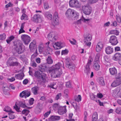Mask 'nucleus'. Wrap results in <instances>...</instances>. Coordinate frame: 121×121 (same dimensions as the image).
<instances>
[{
  "mask_svg": "<svg viewBox=\"0 0 121 121\" xmlns=\"http://www.w3.org/2000/svg\"><path fill=\"white\" fill-rule=\"evenodd\" d=\"M75 11L73 9H69L66 13L65 14L67 17L68 18H71L73 17V14Z\"/></svg>",
  "mask_w": 121,
  "mask_h": 121,
  "instance_id": "obj_9",
  "label": "nucleus"
},
{
  "mask_svg": "<svg viewBox=\"0 0 121 121\" xmlns=\"http://www.w3.org/2000/svg\"><path fill=\"white\" fill-rule=\"evenodd\" d=\"M121 84V80L119 79H117L114 81L111 84L113 87H116Z\"/></svg>",
  "mask_w": 121,
  "mask_h": 121,
  "instance_id": "obj_15",
  "label": "nucleus"
},
{
  "mask_svg": "<svg viewBox=\"0 0 121 121\" xmlns=\"http://www.w3.org/2000/svg\"><path fill=\"white\" fill-rule=\"evenodd\" d=\"M120 90V89L119 87L116 88L113 91L112 94L113 96L115 97H117V96H118L121 93Z\"/></svg>",
  "mask_w": 121,
  "mask_h": 121,
  "instance_id": "obj_18",
  "label": "nucleus"
},
{
  "mask_svg": "<svg viewBox=\"0 0 121 121\" xmlns=\"http://www.w3.org/2000/svg\"><path fill=\"white\" fill-rule=\"evenodd\" d=\"M31 20L35 22H41L42 21L41 18L39 14H35L31 18Z\"/></svg>",
  "mask_w": 121,
  "mask_h": 121,
  "instance_id": "obj_10",
  "label": "nucleus"
},
{
  "mask_svg": "<svg viewBox=\"0 0 121 121\" xmlns=\"http://www.w3.org/2000/svg\"><path fill=\"white\" fill-rule=\"evenodd\" d=\"M34 100L33 98H31L29 101V102L30 105H32L33 103Z\"/></svg>",
  "mask_w": 121,
  "mask_h": 121,
  "instance_id": "obj_62",
  "label": "nucleus"
},
{
  "mask_svg": "<svg viewBox=\"0 0 121 121\" xmlns=\"http://www.w3.org/2000/svg\"><path fill=\"white\" fill-rule=\"evenodd\" d=\"M69 5L70 7L79 8L81 6V4L79 2L78 0H70Z\"/></svg>",
  "mask_w": 121,
  "mask_h": 121,
  "instance_id": "obj_5",
  "label": "nucleus"
},
{
  "mask_svg": "<svg viewBox=\"0 0 121 121\" xmlns=\"http://www.w3.org/2000/svg\"><path fill=\"white\" fill-rule=\"evenodd\" d=\"M116 77L117 79H119L120 80V79H121V73H118L116 76Z\"/></svg>",
  "mask_w": 121,
  "mask_h": 121,
  "instance_id": "obj_64",
  "label": "nucleus"
},
{
  "mask_svg": "<svg viewBox=\"0 0 121 121\" xmlns=\"http://www.w3.org/2000/svg\"><path fill=\"white\" fill-rule=\"evenodd\" d=\"M100 56V54L99 53H97L96 55L95 61L99 62V59Z\"/></svg>",
  "mask_w": 121,
  "mask_h": 121,
  "instance_id": "obj_45",
  "label": "nucleus"
},
{
  "mask_svg": "<svg viewBox=\"0 0 121 121\" xmlns=\"http://www.w3.org/2000/svg\"><path fill=\"white\" fill-rule=\"evenodd\" d=\"M119 32L117 30H112L109 33L111 34H115L116 35H118Z\"/></svg>",
  "mask_w": 121,
  "mask_h": 121,
  "instance_id": "obj_38",
  "label": "nucleus"
},
{
  "mask_svg": "<svg viewBox=\"0 0 121 121\" xmlns=\"http://www.w3.org/2000/svg\"><path fill=\"white\" fill-rule=\"evenodd\" d=\"M98 0H88L89 3L91 4H92L95 3L97 2Z\"/></svg>",
  "mask_w": 121,
  "mask_h": 121,
  "instance_id": "obj_54",
  "label": "nucleus"
},
{
  "mask_svg": "<svg viewBox=\"0 0 121 121\" xmlns=\"http://www.w3.org/2000/svg\"><path fill=\"white\" fill-rule=\"evenodd\" d=\"M90 96L91 98L92 99L95 101V95L93 94H91L90 95ZM96 101L97 102L96 100Z\"/></svg>",
  "mask_w": 121,
  "mask_h": 121,
  "instance_id": "obj_57",
  "label": "nucleus"
},
{
  "mask_svg": "<svg viewBox=\"0 0 121 121\" xmlns=\"http://www.w3.org/2000/svg\"><path fill=\"white\" fill-rule=\"evenodd\" d=\"M38 90V88L37 86L34 87L32 88V90L33 93L35 95L37 94V91Z\"/></svg>",
  "mask_w": 121,
  "mask_h": 121,
  "instance_id": "obj_36",
  "label": "nucleus"
},
{
  "mask_svg": "<svg viewBox=\"0 0 121 121\" xmlns=\"http://www.w3.org/2000/svg\"><path fill=\"white\" fill-rule=\"evenodd\" d=\"M73 41H71L70 40H69V41L71 43V44L73 45H75L76 44V41L75 39H73Z\"/></svg>",
  "mask_w": 121,
  "mask_h": 121,
  "instance_id": "obj_60",
  "label": "nucleus"
},
{
  "mask_svg": "<svg viewBox=\"0 0 121 121\" xmlns=\"http://www.w3.org/2000/svg\"><path fill=\"white\" fill-rule=\"evenodd\" d=\"M66 66L71 70H74L75 68V65L72 63L68 65H66Z\"/></svg>",
  "mask_w": 121,
  "mask_h": 121,
  "instance_id": "obj_27",
  "label": "nucleus"
},
{
  "mask_svg": "<svg viewBox=\"0 0 121 121\" xmlns=\"http://www.w3.org/2000/svg\"><path fill=\"white\" fill-rule=\"evenodd\" d=\"M11 112H10L9 114V118L10 119H13L15 118V116H14L12 115L11 114Z\"/></svg>",
  "mask_w": 121,
  "mask_h": 121,
  "instance_id": "obj_55",
  "label": "nucleus"
},
{
  "mask_svg": "<svg viewBox=\"0 0 121 121\" xmlns=\"http://www.w3.org/2000/svg\"><path fill=\"white\" fill-rule=\"evenodd\" d=\"M113 48L110 46H108L105 48V52L108 54H111L113 52Z\"/></svg>",
  "mask_w": 121,
  "mask_h": 121,
  "instance_id": "obj_23",
  "label": "nucleus"
},
{
  "mask_svg": "<svg viewBox=\"0 0 121 121\" xmlns=\"http://www.w3.org/2000/svg\"><path fill=\"white\" fill-rule=\"evenodd\" d=\"M116 112L118 114H121V108L119 107L117 108L116 110Z\"/></svg>",
  "mask_w": 121,
  "mask_h": 121,
  "instance_id": "obj_47",
  "label": "nucleus"
},
{
  "mask_svg": "<svg viewBox=\"0 0 121 121\" xmlns=\"http://www.w3.org/2000/svg\"><path fill=\"white\" fill-rule=\"evenodd\" d=\"M4 110L7 112H10L11 113H13L14 112L11 110L10 108L8 106H6L4 108Z\"/></svg>",
  "mask_w": 121,
  "mask_h": 121,
  "instance_id": "obj_39",
  "label": "nucleus"
},
{
  "mask_svg": "<svg viewBox=\"0 0 121 121\" xmlns=\"http://www.w3.org/2000/svg\"><path fill=\"white\" fill-rule=\"evenodd\" d=\"M18 105L19 106L22 108H25L26 107V108L28 109H30L31 108L30 107H28L26 105L24 102H23L22 101H20L18 103Z\"/></svg>",
  "mask_w": 121,
  "mask_h": 121,
  "instance_id": "obj_30",
  "label": "nucleus"
},
{
  "mask_svg": "<svg viewBox=\"0 0 121 121\" xmlns=\"http://www.w3.org/2000/svg\"><path fill=\"white\" fill-rule=\"evenodd\" d=\"M116 19L118 22L120 23L121 22V17L120 16L117 15L116 16Z\"/></svg>",
  "mask_w": 121,
  "mask_h": 121,
  "instance_id": "obj_53",
  "label": "nucleus"
},
{
  "mask_svg": "<svg viewBox=\"0 0 121 121\" xmlns=\"http://www.w3.org/2000/svg\"><path fill=\"white\" fill-rule=\"evenodd\" d=\"M56 85V84L55 83H52L50 85L48 86V87H51L53 89H56L57 87H54V86Z\"/></svg>",
  "mask_w": 121,
  "mask_h": 121,
  "instance_id": "obj_52",
  "label": "nucleus"
},
{
  "mask_svg": "<svg viewBox=\"0 0 121 121\" xmlns=\"http://www.w3.org/2000/svg\"><path fill=\"white\" fill-rule=\"evenodd\" d=\"M15 75V77L17 79L21 80L23 79L24 76V73L22 72L17 74H16Z\"/></svg>",
  "mask_w": 121,
  "mask_h": 121,
  "instance_id": "obj_31",
  "label": "nucleus"
},
{
  "mask_svg": "<svg viewBox=\"0 0 121 121\" xmlns=\"http://www.w3.org/2000/svg\"><path fill=\"white\" fill-rule=\"evenodd\" d=\"M25 93L26 98V97H28L30 95V91H25Z\"/></svg>",
  "mask_w": 121,
  "mask_h": 121,
  "instance_id": "obj_49",
  "label": "nucleus"
},
{
  "mask_svg": "<svg viewBox=\"0 0 121 121\" xmlns=\"http://www.w3.org/2000/svg\"><path fill=\"white\" fill-rule=\"evenodd\" d=\"M66 106L59 107L58 110V113L60 115H62L66 113Z\"/></svg>",
  "mask_w": 121,
  "mask_h": 121,
  "instance_id": "obj_14",
  "label": "nucleus"
},
{
  "mask_svg": "<svg viewBox=\"0 0 121 121\" xmlns=\"http://www.w3.org/2000/svg\"><path fill=\"white\" fill-rule=\"evenodd\" d=\"M38 55L36 53H34L31 55V60H34V59Z\"/></svg>",
  "mask_w": 121,
  "mask_h": 121,
  "instance_id": "obj_56",
  "label": "nucleus"
},
{
  "mask_svg": "<svg viewBox=\"0 0 121 121\" xmlns=\"http://www.w3.org/2000/svg\"><path fill=\"white\" fill-rule=\"evenodd\" d=\"M99 62L94 61V62L93 67L94 69L98 71L99 69L100 68V65L99 64Z\"/></svg>",
  "mask_w": 121,
  "mask_h": 121,
  "instance_id": "obj_25",
  "label": "nucleus"
},
{
  "mask_svg": "<svg viewBox=\"0 0 121 121\" xmlns=\"http://www.w3.org/2000/svg\"><path fill=\"white\" fill-rule=\"evenodd\" d=\"M109 42L112 45H116L118 43L117 37L114 35H112L110 37Z\"/></svg>",
  "mask_w": 121,
  "mask_h": 121,
  "instance_id": "obj_12",
  "label": "nucleus"
},
{
  "mask_svg": "<svg viewBox=\"0 0 121 121\" xmlns=\"http://www.w3.org/2000/svg\"><path fill=\"white\" fill-rule=\"evenodd\" d=\"M46 75V74L45 73H42L41 74L40 72L38 71L36 72L35 73V76L39 80L38 81L42 80L43 81H45Z\"/></svg>",
  "mask_w": 121,
  "mask_h": 121,
  "instance_id": "obj_4",
  "label": "nucleus"
},
{
  "mask_svg": "<svg viewBox=\"0 0 121 121\" xmlns=\"http://www.w3.org/2000/svg\"><path fill=\"white\" fill-rule=\"evenodd\" d=\"M82 8L83 13L86 15H89L91 13V8L87 5H82Z\"/></svg>",
  "mask_w": 121,
  "mask_h": 121,
  "instance_id": "obj_6",
  "label": "nucleus"
},
{
  "mask_svg": "<svg viewBox=\"0 0 121 121\" xmlns=\"http://www.w3.org/2000/svg\"><path fill=\"white\" fill-rule=\"evenodd\" d=\"M27 16L25 14H23L21 17L22 20L24 19H27Z\"/></svg>",
  "mask_w": 121,
  "mask_h": 121,
  "instance_id": "obj_50",
  "label": "nucleus"
},
{
  "mask_svg": "<svg viewBox=\"0 0 121 121\" xmlns=\"http://www.w3.org/2000/svg\"><path fill=\"white\" fill-rule=\"evenodd\" d=\"M92 121H97L98 119V114L96 112H94L92 116Z\"/></svg>",
  "mask_w": 121,
  "mask_h": 121,
  "instance_id": "obj_33",
  "label": "nucleus"
},
{
  "mask_svg": "<svg viewBox=\"0 0 121 121\" xmlns=\"http://www.w3.org/2000/svg\"><path fill=\"white\" fill-rule=\"evenodd\" d=\"M44 7L45 9H48V8L49 6L47 2H44Z\"/></svg>",
  "mask_w": 121,
  "mask_h": 121,
  "instance_id": "obj_51",
  "label": "nucleus"
},
{
  "mask_svg": "<svg viewBox=\"0 0 121 121\" xmlns=\"http://www.w3.org/2000/svg\"><path fill=\"white\" fill-rule=\"evenodd\" d=\"M33 42H31L29 46V47L30 50L31 52L34 51V50L36 48V43L35 41L33 40Z\"/></svg>",
  "mask_w": 121,
  "mask_h": 121,
  "instance_id": "obj_17",
  "label": "nucleus"
},
{
  "mask_svg": "<svg viewBox=\"0 0 121 121\" xmlns=\"http://www.w3.org/2000/svg\"><path fill=\"white\" fill-rule=\"evenodd\" d=\"M46 60L47 63L49 64H52L53 62V60L52 59L51 57L50 56L48 57Z\"/></svg>",
  "mask_w": 121,
  "mask_h": 121,
  "instance_id": "obj_37",
  "label": "nucleus"
},
{
  "mask_svg": "<svg viewBox=\"0 0 121 121\" xmlns=\"http://www.w3.org/2000/svg\"><path fill=\"white\" fill-rule=\"evenodd\" d=\"M17 62H13L11 58H9L6 62V64L8 66H14L17 65L19 64Z\"/></svg>",
  "mask_w": 121,
  "mask_h": 121,
  "instance_id": "obj_11",
  "label": "nucleus"
},
{
  "mask_svg": "<svg viewBox=\"0 0 121 121\" xmlns=\"http://www.w3.org/2000/svg\"><path fill=\"white\" fill-rule=\"evenodd\" d=\"M62 65H63V62H62V63L58 62L54 66H53L52 68L53 70H58L62 66Z\"/></svg>",
  "mask_w": 121,
  "mask_h": 121,
  "instance_id": "obj_21",
  "label": "nucleus"
},
{
  "mask_svg": "<svg viewBox=\"0 0 121 121\" xmlns=\"http://www.w3.org/2000/svg\"><path fill=\"white\" fill-rule=\"evenodd\" d=\"M81 20L83 22L87 23H89L90 22V19H86L84 17H83V16H82V18L78 20V24L80 23Z\"/></svg>",
  "mask_w": 121,
  "mask_h": 121,
  "instance_id": "obj_19",
  "label": "nucleus"
},
{
  "mask_svg": "<svg viewBox=\"0 0 121 121\" xmlns=\"http://www.w3.org/2000/svg\"><path fill=\"white\" fill-rule=\"evenodd\" d=\"M22 40L25 45H27L31 41L30 37L26 35H23L21 36Z\"/></svg>",
  "mask_w": 121,
  "mask_h": 121,
  "instance_id": "obj_7",
  "label": "nucleus"
},
{
  "mask_svg": "<svg viewBox=\"0 0 121 121\" xmlns=\"http://www.w3.org/2000/svg\"><path fill=\"white\" fill-rule=\"evenodd\" d=\"M74 101L78 102L81 101V97L80 95H78V96H75L74 98Z\"/></svg>",
  "mask_w": 121,
  "mask_h": 121,
  "instance_id": "obj_35",
  "label": "nucleus"
},
{
  "mask_svg": "<svg viewBox=\"0 0 121 121\" xmlns=\"http://www.w3.org/2000/svg\"><path fill=\"white\" fill-rule=\"evenodd\" d=\"M14 48L16 52L19 54L23 53L25 50V47L20 41H17L13 42Z\"/></svg>",
  "mask_w": 121,
  "mask_h": 121,
  "instance_id": "obj_1",
  "label": "nucleus"
},
{
  "mask_svg": "<svg viewBox=\"0 0 121 121\" xmlns=\"http://www.w3.org/2000/svg\"><path fill=\"white\" fill-rule=\"evenodd\" d=\"M38 49L39 52L41 53L43 51V47H41L40 46H39L38 47Z\"/></svg>",
  "mask_w": 121,
  "mask_h": 121,
  "instance_id": "obj_61",
  "label": "nucleus"
},
{
  "mask_svg": "<svg viewBox=\"0 0 121 121\" xmlns=\"http://www.w3.org/2000/svg\"><path fill=\"white\" fill-rule=\"evenodd\" d=\"M60 118V117L58 116H52L49 118V121H54L58 120Z\"/></svg>",
  "mask_w": 121,
  "mask_h": 121,
  "instance_id": "obj_26",
  "label": "nucleus"
},
{
  "mask_svg": "<svg viewBox=\"0 0 121 121\" xmlns=\"http://www.w3.org/2000/svg\"><path fill=\"white\" fill-rule=\"evenodd\" d=\"M99 82L100 84L101 85H104L105 83L104 80L103 78H101L100 79Z\"/></svg>",
  "mask_w": 121,
  "mask_h": 121,
  "instance_id": "obj_44",
  "label": "nucleus"
},
{
  "mask_svg": "<svg viewBox=\"0 0 121 121\" xmlns=\"http://www.w3.org/2000/svg\"><path fill=\"white\" fill-rule=\"evenodd\" d=\"M42 108V105L38 104L36 107L35 110V113L38 114L40 112Z\"/></svg>",
  "mask_w": 121,
  "mask_h": 121,
  "instance_id": "obj_22",
  "label": "nucleus"
},
{
  "mask_svg": "<svg viewBox=\"0 0 121 121\" xmlns=\"http://www.w3.org/2000/svg\"><path fill=\"white\" fill-rule=\"evenodd\" d=\"M14 37L13 36H10L8 39L6 40V41L9 44L11 41L13 39Z\"/></svg>",
  "mask_w": 121,
  "mask_h": 121,
  "instance_id": "obj_42",
  "label": "nucleus"
},
{
  "mask_svg": "<svg viewBox=\"0 0 121 121\" xmlns=\"http://www.w3.org/2000/svg\"><path fill=\"white\" fill-rule=\"evenodd\" d=\"M103 47V45L102 42H99L96 46V52H99L100 51Z\"/></svg>",
  "mask_w": 121,
  "mask_h": 121,
  "instance_id": "obj_20",
  "label": "nucleus"
},
{
  "mask_svg": "<svg viewBox=\"0 0 121 121\" xmlns=\"http://www.w3.org/2000/svg\"><path fill=\"white\" fill-rule=\"evenodd\" d=\"M60 43L57 42L55 43L54 45H53V47L56 50H57L60 49L62 47Z\"/></svg>",
  "mask_w": 121,
  "mask_h": 121,
  "instance_id": "obj_24",
  "label": "nucleus"
},
{
  "mask_svg": "<svg viewBox=\"0 0 121 121\" xmlns=\"http://www.w3.org/2000/svg\"><path fill=\"white\" fill-rule=\"evenodd\" d=\"M73 14V17H72L73 18V19L74 20H77V19L79 17L78 13L75 11V13H74Z\"/></svg>",
  "mask_w": 121,
  "mask_h": 121,
  "instance_id": "obj_41",
  "label": "nucleus"
},
{
  "mask_svg": "<svg viewBox=\"0 0 121 121\" xmlns=\"http://www.w3.org/2000/svg\"><path fill=\"white\" fill-rule=\"evenodd\" d=\"M6 38L5 34L4 33L0 35V40H4Z\"/></svg>",
  "mask_w": 121,
  "mask_h": 121,
  "instance_id": "obj_46",
  "label": "nucleus"
},
{
  "mask_svg": "<svg viewBox=\"0 0 121 121\" xmlns=\"http://www.w3.org/2000/svg\"><path fill=\"white\" fill-rule=\"evenodd\" d=\"M46 67L45 65H43L41 66L39 70L41 72H43L45 71L46 68Z\"/></svg>",
  "mask_w": 121,
  "mask_h": 121,
  "instance_id": "obj_43",
  "label": "nucleus"
},
{
  "mask_svg": "<svg viewBox=\"0 0 121 121\" xmlns=\"http://www.w3.org/2000/svg\"><path fill=\"white\" fill-rule=\"evenodd\" d=\"M70 103L71 105L76 110H77L78 108V107L77 105V103L76 102L73 100H71Z\"/></svg>",
  "mask_w": 121,
  "mask_h": 121,
  "instance_id": "obj_32",
  "label": "nucleus"
},
{
  "mask_svg": "<svg viewBox=\"0 0 121 121\" xmlns=\"http://www.w3.org/2000/svg\"><path fill=\"white\" fill-rule=\"evenodd\" d=\"M25 91H24L20 93V96L21 97L23 98L25 97Z\"/></svg>",
  "mask_w": 121,
  "mask_h": 121,
  "instance_id": "obj_48",
  "label": "nucleus"
},
{
  "mask_svg": "<svg viewBox=\"0 0 121 121\" xmlns=\"http://www.w3.org/2000/svg\"><path fill=\"white\" fill-rule=\"evenodd\" d=\"M45 15L46 17L49 20H51L52 19V15L49 12H45Z\"/></svg>",
  "mask_w": 121,
  "mask_h": 121,
  "instance_id": "obj_34",
  "label": "nucleus"
},
{
  "mask_svg": "<svg viewBox=\"0 0 121 121\" xmlns=\"http://www.w3.org/2000/svg\"><path fill=\"white\" fill-rule=\"evenodd\" d=\"M72 63L71 62L69 58H67L66 60V65H68V64H70Z\"/></svg>",
  "mask_w": 121,
  "mask_h": 121,
  "instance_id": "obj_59",
  "label": "nucleus"
},
{
  "mask_svg": "<svg viewBox=\"0 0 121 121\" xmlns=\"http://www.w3.org/2000/svg\"><path fill=\"white\" fill-rule=\"evenodd\" d=\"M49 73H51V76L52 78H55L59 77L61 74L62 73L60 72L59 70H53L52 68L50 69L48 71Z\"/></svg>",
  "mask_w": 121,
  "mask_h": 121,
  "instance_id": "obj_2",
  "label": "nucleus"
},
{
  "mask_svg": "<svg viewBox=\"0 0 121 121\" xmlns=\"http://www.w3.org/2000/svg\"><path fill=\"white\" fill-rule=\"evenodd\" d=\"M110 73L112 75H115L117 73V70L115 67L110 68L109 69Z\"/></svg>",
  "mask_w": 121,
  "mask_h": 121,
  "instance_id": "obj_29",
  "label": "nucleus"
},
{
  "mask_svg": "<svg viewBox=\"0 0 121 121\" xmlns=\"http://www.w3.org/2000/svg\"><path fill=\"white\" fill-rule=\"evenodd\" d=\"M58 14L57 12H55L54 14V17L53 22L54 24L56 25H58L59 24Z\"/></svg>",
  "mask_w": 121,
  "mask_h": 121,
  "instance_id": "obj_13",
  "label": "nucleus"
},
{
  "mask_svg": "<svg viewBox=\"0 0 121 121\" xmlns=\"http://www.w3.org/2000/svg\"><path fill=\"white\" fill-rule=\"evenodd\" d=\"M91 60L88 61L86 67L85 69V73H86L88 75H89L90 73V69L89 68V66L91 64Z\"/></svg>",
  "mask_w": 121,
  "mask_h": 121,
  "instance_id": "obj_16",
  "label": "nucleus"
},
{
  "mask_svg": "<svg viewBox=\"0 0 121 121\" xmlns=\"http://www.w3.org/2000/svg\"><path fill=\"white\" fill-rule=\"evenodd\" d=\"M121 57V53H117L115 54L113 59L117 61L119 60Z\"/></svg>",
  "mask_w": 121,
  "mask_h": 121,
  "instance_id": "obj_28",
  "label": "nucleus"
},
{
  "mask_svg": "<svg viewBox=\"0 0 121 121\" xmlns=\"http://www.w3.org/2000/svg\"><path fill=\"white\" fill-rule=\"evenodd\" d=\"M60 107L58 104L56 103L53 106V107L56 108V109H58L59 107Z\"/></svg>",
  "mask_w": 121,
  "mask_h": 121,
  "instance_id": "obj_63",
  "label": "nucleus"
},
{
  "mask_svg": "<svg viewBox=\"0 0 121 121\" xmlns=\"http://www.w3.org/2000/svg\"><path fill=\"white\" fill-rule=\"evenodd\" d=\"M84 36V44L86 45L89 47L91 44V43L90 42L92 39L91 35L89 34H85Z\"/></svg>",
  "mask_w": 121,
  "mask_h": 121,
  "instance_id": "obj_3",
  "label": "nucleus"
},
{
  "mask_svg": "<svg viewBox=\"0 0 121 121\" xmlns=\"http://www.w3.org/2000/svg\"><path fill=\"white\" fill-rule=\"evenodd\" d=\"M68 51L67 49L62 50L61 52V54L63 55V54H67L68 53Z\"/></svg>",
  "mask_w": 121,
  "mask_h": 121,
  "instance_id": "obj_58",
  "label": "nucleus"
},
{
  "mask_svg": "<svg viewBox=\"0 0 121 121\" xmlns=\"http://www.w3.org/2000/svg\"><path fill=\"white\" fill-rule=\"evenodd\" d=\"M48 38L50 41H55L57 39V37L55 35L54 32H52L48 35Z\"/></svg>",
  "mask_w": 121,
  "mask_h": 121,
  "instance_id": "obj_8",
  "label": "nucleus"
},
{
  "mask_svg": "<svg viewBox=\"0 0 121 121\" xmlns=\"http://www.w3.org/2000/svg\"><path fill=\"white\" fill-rule=\"evenodd\" d=\"M31 66H32L34 68L36 67L37 66V64L34 61V60H31V62L30 64Z\"/></svg>",
  "mask_w": 121,
  "mask_h": 121,
  "instance_id": "obj_40",
  "label": "nucleus"
}]
</instances>
